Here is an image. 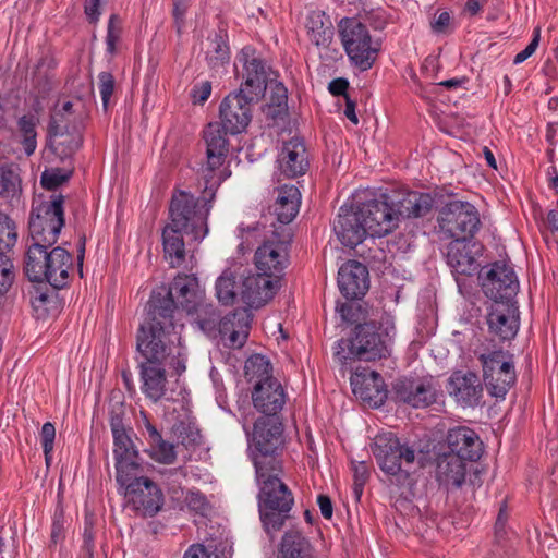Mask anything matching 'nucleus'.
<instances>
[{
	"instance_id": "f257e3e1",
	"label": "nucleus",
	"mask_w": 558,
	"mask_h": 558,
	"mask_svg": "<svg viewBox=\"0 0 558 558\" xmlns=\"http://www.w3.org/2000/svg\"><path fill=\"white\" fill-rule=\"evenodd\" d=\"M169 307L158 312L148 307L147 317L136 336L138 364L169 365L180 376L185 372V352L177 326L169 316Z\"/></svg>"
},
{
	"instance_id": "f03ea898",
	"label": "nucleus",
	"mask_w": 558,
	"mask_h": 558,
	"mask_svg": "<svg viewBox=\"0 0 558 558\" xmlns=\"http://www.w3.org/2000/svg\"><path fill=\"white\" fill-rule=\"evenodd\" d=\"M389 209L373 198L356 205H343L333 222V231L342 245L353 248L367 236L383 238L393 231Z\"/></svg>"
},
{
	"instance_id": "7ed1b4c3",
	"label": "nucleus",
	"mask_w": 558,
	"mask_h": 558,
	"mask_svg": "<svg viewBox=\"0 0 558 558\" xmlns=\"http://www.w3.org/2000/svg\"><path fill=\"white\" fill-rule=\"evenodd\" d=\"M282 462H272L269 466L257 462L255 468L259 518L265 532L271 538L283 527L294 506V495L282 481Z\"/></svg>"
},
{
	"instance_id": "20e7f679",
	"label": "nucleus",
	"mask_w": 558,
	"mask_h": 558,
	"mask_svg": "<svg viewBox=\"0 0 558 558\" xmlns=\"http://www.w3.org/2000/svg\"><path fill=\"white\" fill-rule=\"evenodd\" d=\"M396 336L395 318L384 314L379 322L360 324L352 338L336 342L333 356L341 365L351 361H376L390 355V347Z\"/></svg>"
},
{
	"instance_id": "39448f33",
	"label": "nucleus",
	"mask_w": 558,
	"mask_h": 558,
	"mask_svg": "<svg viewBox=\"0 0 558 558\" xmlns=\"http://www.w3.org/2000/svg\"><path fill=\"white\" fill-rule=\"evenodd\" d=\"M27 244L24 271L32 282H48L56 289L69 282V271L73 265L72 255L61 246Z\"/></svg>"
},
{
	"instance_id": "423d86ee",
	"label": "nucleus",
	"mask_w": 558,
	"mask_h": 558,
	"mask_svg": "<svg viewBox=\"0 0 558 558\" xmlns=\"http://www.w3.org/2000/svg\"><path fill=\"white\" fill-rule=\"evenodd\" d=\"M210 197L203 181V195L195 197L192 193L179 191L172 195L169 213L170 222L175 228L185 230L186 236L193 241L203 240L208 233L207 218L211 209Z\"/></svg>"
},
{
	"instance_id": "0eeeda50",
	"label": "nucleus",
	"mask_w": 558,
	"mask_h": 558,
	"mask_svg": "<svg viewBox=\"0 0 558 558\" xmlns=\"http://www.w3.org/2000/svg\"><path fill=\"white\" fill-rule=\"evenodd\" d=\"M228 131L219 122L207 124L203 132L206 144V162L198 170L201 181H205L206 193L216 195L220 184L231 175L223 167L229 153Z\"/></svg>"
},
{
	"instance_id": "6e6552de",
	"label": "nucleus",
	"mask_w": 558,
	"mask_h": 558,
	"mask_svg": "<svg viewBox=\"0 0 558 558\" xmlns=\"http://www.w3.org/2000/svg\"><path fill=\"white\" fill-rule=\"evenodd\" d=\"M64 197L51 194L49 199L34 201L29 214L27 244L54 245L64 226Z\"/></svg>"
},
{
	"instance_id": "1a4fd4ad",
	"label": "nucleus",
	"mask_w": 558,
	"mask_h": 558,
	"mask_svg": "<svg viewBox=\"0 0 558 558\" xmlns=\"http://www.w3.org/2000/svg\"><path fill=\"white\" fill-rule=\"evenodd\" d=\"M242 426L250 442L254 468H257V462H262L264 466L281 462L275 456L282 442V424L279 416H260L254 423L252 433L247 428L246 418H243Z\"/></svg>"
},
{
	"instance_id": "9d476101",
	"label": "nucleus",
	"mask_w": 558,
	"mask_h": 558,
	"mask_svg": "<svg viewBox=\"0 0 558 558\" xmlns=\"http://www.w3.org/2000/svg\"><path fill=\"white\" fill-rule=\"evenodd\" d=\"M439 232L447 239L472 240L481 227L477 208L463 201H450L439 210Z\"/></svg>"
},
{
	"instance_id": "9b49d317",
	"label": "nucleus",
	"mask_w": 558,
	"mask_h": 558,
	"mask_svg": "<svg viewBox=\"0 0 558 558\" xmlns=\"http://www.w3.org/2000/svg\"><path fill=\"white\" fill-rule=\"evenodd\" d=\"M339 37L350 61L361 71L374 64L379 44L372 40L366 25L355 19H343L339 23Z\"/></svg>"
},
{
	"instance_id": "f8f14e48",
	"label": "nucleus",
	"mask_w": 558,
	"mask_h": 558,
	"mask_svg": "<svg viewBox=\"0 0 558 558\" xmlns=\"http://www.w3.org/2000/svg\"><path fill=\"white\" fill-rule=\"evenodd\" d=\"M125 477L117 481L123 489L125 508L140 517H154L163 505L161 489L148 477L137 476V471L126 473Z\"/></svg>"
},
{
	"instance_id": "ddd939ff",
	"label": "nucleus",
	"mask_w": 558,
	"mask_h": 558,
	"mask_svg": "<svg viewBox=\"0 0 558 558\" xmlns=\"http://www.w3.org/2000/svg\"><path fill=\"white\" fill-rule=\"evenodd\" d=\"M204 300V291L201 289L197 278L194 275H178L166 294L153 292L148 307L158 312L169 307V316L173 318L174 308L181 306L189 314L197 310Z\"/></svg>"
},
{
	"instance_id": "4468645a",
	"label": "nucleus",
	"mask_w": 558,
	"mask_h": 558,
	"mask_svg": "<svg viewBox=\"0 0 558 558\" xmlns=\"http://www.w3.org/2000/svg\"><path fill=\"white\" fill-rule=\"evenodd\" d=\"M480 361L487 391L495 398L504 399L517 379L511 356L498 350L481 354Z\"/></svg>"
},
{
	"instance_id": "2eb2a0df",
	"label": "nucleus",
	"mask_w": 558,
	"mask_h": 558,
	"mask_svg": "<svg viewBox=\"0 0 558 558\" xmlns=\"http://www.w3.org/2000/svg\"><path fill=\"white\" fill-rule=\"evenodd\" d=\"M377 202L385 205L393 220V230L398 228L400 218H418L427 215L433 206L434 198L429 193L408 191L407 193H381Z\"/></svg>"
},
{
	"instance_id": "dca6fc26",
	"label": "nucleus",
	"mask_w": 558,
	"mask_h": 558,
	"mask_svg": "<svg viewBox=\"0 0 558 558\" xmlns=\"http://www.w3.org/2000/svg\"><path fill=\"white\" fill-rule=\"evenodd\" d=\"M484 294L493 303L510 302L519 291V281L514 270L504 262H495L480 276Z\"/></svg>"
},
{
	"instance_id": "f3484780",
	"label": "nucleus",
	"mask_w": 558,
	"mask_h": 558,
	"mask_svg": "<svg viewBox=\"0 0 558 558\" xmlns=\"http://www.w3.org/2000/svg\"><path fill=\"white\" fill-rule=\"evenodd\" d=\"M110 428L114 446L116 481H123L126 480V473L138 471V451L128 434L120 414L111 413Z\"/></svg>"
},
{
	"instance_id": "a211bd4d",
	"label": "nucleus",
	"mask_w": 558,
	"mask_h": 558,
	"mask_svg": "<svg viewBox=\"0 0 558 558\" xmlns=\"http://www.w3.org/2000/svg\"><path fill=\"white\" fill-rule=\"evenodd\" d=\"M258 99L246 93L233 92L220 104L221 124L230 134H239L246 130L252 120V104Z\"/></svg>"
},
{
	"instance_id": "6ab92c4d",
	"label": "nucleus",
	"mask_w": 558,
	"mask_h": 558,
	"mask_svg": "<svg viewBox=\"0 0 558 558\" xmlns=\"http://www.w3.org/2000/svg\"><path fill=\"white\" fill-rule=\"evenodd\" d=\"M486 323L489 332L500 340H511L518 333L520 324L515 301L492 303Z\"/></svg>"
},
{
	"instance_id": "aec40b11",
	"label": "nucleus",
	"mask_w": 558,
	"mask_h": 558,
	"mask_svg": "<svg viewBox=\"0 0 558 558\" xmlns=\"http://www.w3.org/2000/svg\"><path fill=\"white\" fill-rule=\"evenodd\" d=\"M398 402L413 408H426L436 402L437 390L426 378H401L393 386Z\"/></svg>"
},
{
	"instance_id": "412c9836",
	"label": "nucleus",
	"mask_w": 558,
	"mask_h": 558,
	"mask_svg": "<svg viewBox=\"0 0 558 558\" xmlns=\"http://www.w3.org/2000/svg\"><path fill=\"white\" fill-rule=\"evenodd\" d=\"M252 318L250 310L240 308L219 320L218 335L226 348L241 349L246 343Z\"/></svg>"
},
{
	"instance_id": "4be33fe9",
	"label": "nucleus",
	"mask_w": 558,
	"mask_h": 558,
	"mask_svg": "<svg viewBox=\"0 0 558 558\" xmlns=\"http://www.w3.org/2000/svg\"><path fill=\"white\" fill-rule=\"evenodd\" d=\"M243 64L244 82L240 90L259 99L267 88L268 73L264 61L251 48H244L239 57Z\"/></svg>"
},
{
	"instance_id": "5701e85b",
	"label": "nucleus",
	"mask_w": 558,
	"mask_h": 558,
	"mask_svg": "<svg viewBox=\"0 0 558 558\" xmlns=\"http://www.w3.org/2000/svg\"><path fill=\"white\" fill-rule=\"evenodd\" d=\"M279 289V280L260 272L244 277L241 281L240 299L251 308L264 306Z\"/></svg>"
},
{
	"instance_id": "b1692460",
	"label": "nucleus",
	"mask_w": 558,
	"mask_h": 558,
	"mask_svg": "<svg viewBox=\"0 0 558 558\" xmlns=\"http://www.w3.org/2000/svg\"><path fill=\"white\" fill-rule=\"evenodd\" d=\"M338 287L348 300L360 299L369 288V277L366 266L357 260L344 263L338 271Z\"/></svg>"
},
{
	"instance_id": "393cba45",
	"label": "nucleus",
	"mask_w": 558,
	"mask_h": 558,
	"mask_svg": "<svg viewBox=\"0 0 558 558\" xmlns=\"http://www.w3.org/2000/svg\"><path fill=\"white\" fill-rule=\"evenodd\" d=\"M447 390L462 407H476L483 396L482 383L473 372H454L448 380Z\"/></svg>"
},
{
	"instance_id": "a878e982",
	"label": "nucleus",
	"mask_w": 558,
	"mask_h": 558,
	"mask_svg": "<svg viewBox=\"0 0 558 558\" xmlns=\"http://www.w3.org/2000/svg\"><path fill=\"white\" fill-rule=\"evenodd\" d=\"M252 401L263 416H278L286 403V393L277 379H268L254 385Z\"/></svg>"
},
{
	"instance_id": "bb28decb",
	"label": "nucleus",
	"mask_w": 558,
	"mask_h": 558,
	"mask_svg": "<svg viewBox=\"0 0 558 558\" xmlns=\"http://www.w3.org/2000/svg\"><path fill=\"white\" fill-rule=\"evenodd\" d=\"M277 162L280 173L286 178L293 179L305 174L310 162L303 140L293 137L284 142Z\"/></svg>"
},
{
	"instance_id": "cd10ccee",
	"label": "nucleus",
	"mask_w": 558,
	"mask_h": 558,
	"mask_svg": "<svg viewBox=\"0 0 558 558\" xmlns=\"http://www.w3.org/2000/svg\"><path fill=\"white\" fill-rule=\"evenodd\" d=\"M353 393L374 407L381 405L387 397L384 379L375 371H356L350 378Z\"/></svg>"
},
{
	"instance_id": "c85d7f7f",
	"label": "nucleus",
	"mask_w": 558,
	"mask_h": 558,
	"mask_svg": "<svg viewBox=\"0 0 558 558\" xmlns=\"http://www.w3.org/2000/svg\"><path fill=\"white\" fill-rule=\"evenodd\" d=\"M447 444L451 450L449 456L459 457L464 461H476L482 456V441L477 434L466 427L451 428L447 435Z\"/></svg>"
},
{
	"instance_id": "c756f323",
	"label": "nucleus",
	"mask_w": 558,
	"mask_h": 558,
	"mask_svg": "<svg viewBox=\"0 0 558 558\" xmlns=\"http://www.w3.org/2000/svg\"><path fill=\"white\" fill-rule=\"evenodd\" d=\"M287 250L283 244L265 242L256 250L255 265L257 270L280 281V274L286 267Z\"/></svg>"
},
{
	"instance_id": "7c9ffc66",
	"label": "nucleus",
	"mask_w": 558,
	"mask_h": 558,
	"mask_svg": "<svg viewBox=\"0 0 558 558\" xmlns=\"http://www.w3.org/2000/svg\"><path fill=\"white\" fill-rule=\"evenodd\" d=\"M446 259L457 275L472 276L480 266L471 250V240H452L447 246Z\"/></svg>"
},
{
	"instance_id": "2f4dec72",
	"label": "nucleus",
	"mask_w": 558,
	"mask_h": 558,
	"mask_svg": "<svg viewBox=\"0 0 558 558\" xmlns=\"http://www.w3.org/2000/svg\"><path fill=\"white\" fill-rule=\"evenodd\" d=\"M142 392L153 402L160 401L166 395L167 368L169 365L138 364Z\"/></svg>"
},
{
	"instance_id": "473e14b6",
	"label": "nucleus",
	"mask_w": 558,
	"mask_h": 558,
	"mask_svg": "<svg viewBox=\"0 0 558 558\" xmlns=\"http://www.w3.org/2000/svg\"><path fill=\"white\" fill-rule=\"evenodd\" d=\"M143 417V426L146 432V441L148 444V448L146 452L148 456L156 462L162 464H172L177 460V452L174 449V445L169 441H166L157 427L149 421L147 415L142 412Z\"/></svg>"
},
{
	"instance_id": "72a5a7b5",
	"label": "nucleus",
	"mask_w": 558,
	"mask_h": 558,
	"mask_svg": "<svg viewBox=\"0 0 558 558\" xmlns=\"http://www.w3.org/2000/svg\"><path fill=\"white\" fill-rule=\"evenodd\" d=\"M49 147L60 158H70L81 147L83 137L76 128L70 130L69 125H53L48 134Z\"/></svg>"
},
{
	"instance_id": "f704fd0d",
	"label": "nucleus",
	"mask_w": 558,
	"mask_h": 558,
	"mask_svg": "<svg viewBox=\"0 0 558 558\" xmlns=\"http://www.w3.org/2000/svg\"><path fill=\"white\" fill-rule=\"evenodd\" d=\"M400 439L391 432L380 433L375 436L372 451L384 473L400 471L395 464V453L398 450Z\"/></svg>"
},
{
	"instance_id": "c9c22d12",
	"label": "nucleus",
	"mask_w": 558,
	"mask_h": 558,
	"mask_svg": "<svg viewBox=\"0 0 558 558\" xmlns=\"http://www.w3.org/2000/svg\"><path fill=\"white\" fill-rule=\"evenodd\" d=\"M301 205V192L293 184H284L277 189V197L274 211L278 221L290 223L299 214Z\"/></svg>"
},
{
	"instance_id": "e433bc0d",
	"label": "nucleus",
	"mask_w": 558,
	"mask_h": 558,
	"mask_svg": "<svg viewBox=\"0 0 558 558\" xmlns=\"http://www.w3.org/2000/svg\"><path fill=\"white\" fill-rule=\"evenodd\" d=\"M185 230L168 223L162 231V244L166 260L171 267H180L185 259Z\"/></svg>"
},
{
	"instance_id": "4c0bfd02",
	"label": "nucleus",
	"mask_w": 558,
	"mask_h": 558,
	"mask_svg": "<svg viewBox=\"0 0 558 558\" xmlns=\"http://www.w3.org/2000/svg\"><path fill=\"white\" fill-rule=\"evenodd\" d=\"M465 463L459 457L445 454L437 465V478L439 483L449 488H459L465 480Z\"/></svg>"
},
{
	"instance_id": "58836bf2",
	"label": "nucleus",
	"mask_w": 558,
	"mask_h": 558,
	"mask_svg": "<svg viewBox=\"0 0 558 558\" xmlns=\"http://www.w3.org/2000/svg\"><path fill=\"white\" fill-rule=\"evenodd\" d=\"M306 28L310 40L317 47H327L333 37L332 24L320 11L308 14Z\"/></svg>"
},
{
	"instance_id": "ea45409f",
	"label": "nucleus",
	"mask_w": 558,
	"mask_h": 558,
	"mask_svg": "<svg viewBox=\"0 0 558 558\" xmlns=\"http://www.w3.org/2000/svg\"><path fill=\"white\" fill-rule=\"evenodd\" d=\"M395 464L400 469L398 472L385 473L390 482L397 485H405L410 480L411 473L415 469V451L407 444H399L395 453Z\"/></svg>"
},
{
	"instance_id": "a19ab883",
	"label": "nucleus",
	"mask_w": 558,
	"mask_h": 558,
	"mask_svg": "<svg viewBox=\"0 0 558 558\" xmlns=\"http://www.w3.org/2000/svg\"><path fill=\"white\" fill-rule=\"evenodd\" d=\"M311 551L308 539L295 529L287 531L281 539L282 558H307Z\"/></svg>"
},
{
	"instance_id": "79ce46f5",
	"label": "nucleus",
	"mask_w": 558,
	"mask_h": 558,
	"mask_svg": "<svg viewBox=\"0 0 558 558\" xmlns=\"http://www.w3.org/2000/svg\"><path fill=\"white\" fill-rule=\"evenodd\" d=\"M216 296L222 305H232L240 298L241 283L236 281V277L231 269H226L217 278Z\"/></svg>"
},
{
	"instance_id": "37998d69",
	"label": "nucleus",
	"mask_w": 558,
	"mask_h": 558,
	"mask_svg": "<svg viewBox=\"0 0 558 558\" xmlns=\"http://www.w3.org/2000/svg\"><path fill=\"white\" fill-rule=\"evenodd\" d=\"M272 366L270 361L260 354L250 356L245 362V376L250 383L258 384L259 381H268L276 379L271 375Z\"/></svg>"
},
{
	"instance_id": "c03bdc74",
	"label": "nucleus",
	"mask_w": 558,
	"mask_h": 558,
	"mask_svg": "<svg viewBox=\"0 0 558 558\" xmlns=\"http://www.w3.org/2000/svg\"><path fill=\"white\" fill-rule=\"evenodd\" d=\"M195 323L208 336H216L219 329L220 315L213 304L201 302L197 310H194Z\"/></svg>"
},
{
	"instance_id": "a18cd8bd",
	"label": "nucleus",
	"mask_w": 558,
	"mask_h": 558,
	"mask_svg": "<svg viewBox=\"0 0 558 558\" xmlns=\"http://www.w3.org/2000/svg\"><path fill=\"white\" fill-rule=\"evenodd\" d=\"M206 58L211 68H218L229 62L230 50L225 35L221 33L215 34L210 39V46L206 52Z\"/></svg>"
},
{
	"instance_id": "49530a36",
	"label": "nucleus",
	"mask_w": 558,
	"mask_h": 558,
	"mask_svg": "<svg viewBox=\"0 0 558 558\" xmlns=\"http://www.w3.org/2000/svg\"><path fill=\"white\" fill-rule=\"evenodd\" d=\"M20 178L14 170L0 167V196L8 199L12 205L20 201Z\"/></svg>"
},
{
	"instance_id": "de8ad7c7",
	"label": "nucleus",
	"mask_w": 558,
	"mask_h": 558,
	"mask_svg": "<svg viewBox=\"0 0 558 558\" xmlns=\"http://www.w3.org/2000/svg\"><path fill=\"white\" fill-rule=\"evenodd\" d=\"M38 124V119L33 116H23L20 118L17 125L19 130L23 135V148L27 156H31L34 154L37 147V141H36V126Z\"/></svg>"
},
{
	"instance_id": "09e8293b",
	"label": "nucleus",
	"mask_w": 558,
	"mask_h": 558,
	"mask_svg": "<svg viewBox=\"0 0 558 558\" xmlns=\"http://www.w3.org/2000/svg\"><path fill=\"white\" fill-rule=\"evenodd\" d=\"M15 223L8 215L0 213V253L7 254L16 243Z\"/></svg>"
},
{
	"instance_id": "8fccbe9b",
	"label": "nucleus",
	"mask_w": 558,
	"mask_h": 558,
	"mask_svg": "<svg viewBox=\"0 0 558 558\" xmlns=\"http://www.w3.org/2000/svg\"><path fill=\"white\" fill-rule=\"evenodd\" d=\"M71 171H64L60 168L47 169L41 173L40 183L46 190L53 191L71 177Z\"/></svg>"
},
{
	"instance_id": "3c124183",
	"label": "nucleus",
	"mask_w": 558,
	"mask_h": 558,
	"mask_svg": "<svg viewBox=\"0 0 558 558\" xmlns=\"http://www.w3.org/2000/svg\"><path fill=\"white\" fill-rule=\"evenodd\" d=\"M95 549V534H94V515L87 513L84 521V533H83V545L82 551L83 558H94Z\"/></svg>"
},
{
	"instance_id": "603ef678",
	"label": "nucleus",
	"mask_w": 558,
	"mask_h": 558,
	"mask_svg": "<svg viewBox=\"0 0 558 558\" xmlns=\"http://www.w3.org/2000/svg\"><path fill=\"white\" fill-rule=\"evenodd\" d=\"M14 279L13 264L7 254L0 253V298H2L11 287Z\"/></svg>"
},
{
	"instance_id": "864d4df0",
	"label": "nucleus",
	"mask_w": 558,
	"mask_h": 558,
	"mask_svg": "<svg viewBox=\"0 0 558 558\" xmlns=\"http://www.w3.org/2000/svg\"><path fill=\"white\" fill-rule=\"evenodd\" d=\"M121 36V21L117 14H112L108 22L106 46L107 52L113 54L116 52V44Z\"/></svg>"
},
{
	"instance_id": "5fc2aeb1",
	"label": "nucleus",
	"mask_w": 558,
	"mask_h": 558,
	"mask_svg": "<svg viewBox=\"0 0 558 558\" xmlns=\"http://www.w3.org/2000/svg\"><path fill=\"white\" fill-rule=\"evenodd\" d=\"M98 88L101 96L102 106L107 109L111 95L114 90V78L109 72H100L98 75Z\"/></svg>"
},
{
	"instance_id": "6e6d98bb",
	"label": "nucleus",
	"mask_w": 558,
	"mask_h": 558,
	"mask_svg": "<svg viewBox=\"0 0 558 558\" xmlns=\"http://www.w3.org/2000/svg\"><path fill=\"white\" fill-rule=\"evenodd\" d=\"M163 483L168 486L169 490L177 493L181 488L183 480L186 477V472L183 468H174L163 470L161 472Z\"/></svg>"
},
{
	"instance_id": "4d7b16f0",
	"label": "nucleus",
	"mask_w": 558,
	"mask_h": 558,
	"mask_svg": "<svg viewBox=\"0 0 558 558\" xmlns=\"http://www.w3.org/2000/svg\"><path fill=\"white\" fill-rule=\"evenodd\" d=\"M353 490L359 499L363 493L364 485L369 477L368 466L365 462L353 463Z\"/></svg>"
},
{
	"instance_id": "13d9d810",
	"label": "nucleus",
	"mask_w": 558,
	"mask_h": 558,
	"mask_svg": "<svg viewBox=\"0 0 558 558\" xmlns=\"http://www.w3.org/2000/svg\"><path fill=\"white\" fill-rule=\"evenodd\" d=\"M65 537V520L63 509L58 507L54 511L51 524V543L58 544Z\"/></svg>"
},
{
	"instance_id": "bf43d9fd",
	"label": "nucleus",
	"mask_w": 558,
	"mask_h": 558,
	"mask_svg": "<svg viewBox=\"0 0 558 558\" xmlns=\"http://www.w3.org/2000/svg\"><path fill=\"white\" fill-rule=\"evenodd\" d=\"M187 507L199 514H205L209 510V504L201 492H189L185 498Z\"/></svg>"
},
{
	"instance_id": "052dcab7",
	"label": "nucleus",
	"mask_w": 558,
	"mask_h": 558,
	"mask_svg": "<svg viewBox=\"0 0 558 558\" xmlns=\"http://www.w3.org/2000/svg\"><path fill=\"white\" fill-rule=\"evenodd\" d=\"M56 438V427L51 422H46L40 430V439L45 456L52 453Z\"/></svg>"
},
{
	"instance_id": "680f3d73",
	"label": "nucleus",
	"mask_w": 558,
	"mask_h": 558,
	"mask_svg": "<svg viewBox=\"0 0 558 558\" xmlns=\"http://www.w3.org/2000/svg\"><path fill=\"white\" fill-rule=\"evenodd\" d=\"M263 113L269 122V124H277L279 121H283L288 113V108L277 107L275 104H266L263 107Z\"/></svg>"
},
{
	"instance_id": "e2e57ef3",
	"label": "nucleus",
	"mask_w": 558,
	"mask_h": 558,
	"mask_svg": "<svg viewBox=\"0 0 558 558\" xmlns=\"http://www.w3.org/2000/svg\"><path fill=\"white\" fill-rule=\"evenodd\" d=\"M211 94V83L209 81H203L193 86L191 96L194 104L203 105L209 98Z\"/></svg>"
},
{
	"instance_id": "0e129e2a",
	"label": "nucleus",
	"mask_w": 558,
	"mask_h": 558,
	"mask_svg": "<svg viewBox=\"0 0 558 558\" xmlns=\"http://www.w3.org/2000/svg\"><path fill=\"white\" fill-rule=\"evenodd\" d=\"M189 8V0H173L172 15L178 33H181L184 26V17Z\"/></svg>"
},
{
	"instance_id": "69168bd1",
	"label": "nucleus",
	"mask_w": 558,
	"mask_h": 558,
	"mask_svg": "<svg viewBox=\"0 0 558 558\" xmlns=\"http://www.w3.org/2000/svg\"><path fill=\"white\" fill-rule=\"evenodd\" d=\"M538 44H539V29H535L532 40L522 51H520L519 53L515 54V57L513 59V63L520 64V63L524 62L525 60H527L535 52V50L538 47Z\"/></svg>"
},
{
	"instance_id": "338daca9",
	"label": "nucleus",
	"mask_w": 558,
	"mask_h": 558,
	"mask_svg": "<svg viewBox=\"0 0 558 558\" xmlns=\"http://www.w3.org/2000/svg\"><path fill=\"white\" fill-rule=\"evenodd\" d=\"M288 92L282 83L275 84L272 94L268 104H275L277 107L288 108Z\"/></svg>"
},
{
	"instance_id": "774afa93",
	"label": "nucleus",
	"mask_w": 558,
	"mask_h": 558,
	"mask_svg": "<svg viewBox=\"0 0 558 558\" xmlns=\"http://www.w3.org/2000/svg\"><path fill=\"white\" fill-rule=\"evenodd\" d=\"M348 88L349 82L347 78L342 77L332 80L328 85V90L330 92V94H332L333 96H343L344 98L345 96H350L347 93Z\"/></svg>"
}]
</instances>
